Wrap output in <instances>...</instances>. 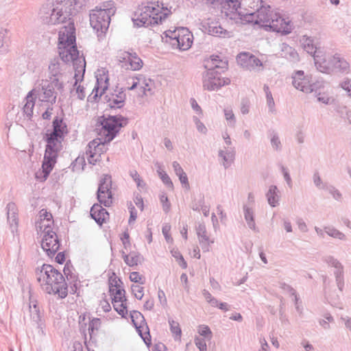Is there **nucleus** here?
<instances>
[{
  "mask_svg": "<svg viewBox=\"0 0 351 351\" xmlns=\"http://www.w3.org/2000/svg\"><path fill=\"white\" fill-rule=\"evenodd\" d=\"M104 102L108 104V107L110 110L121 109L125 104L126 94L125 89L121 88L119 89L117 86L114 92L110 95H106L104 96Z\"/></svg>",
  "mask_w": 351,
  "mask_h": 351,
  "instance_id": "obj_15",
  "label": "nucleus"
},
{
  "mask_svg": "<svg viewBox=\"0 0 351 351\" xmlns=\"http://www.w3.org/2000/svg\"><path fill=\"white\" fill-rule=\"evenodd\" d=\"M302 45L304 49L309 54L314 57L317 53H322L319 48H317L314 44V40L311 37L303 36Z\"/></svg>",
  "mask_w": 351,
  "mask_h": 351,
  "instance_id": "obj_29",
  "label": "nucleus"
},
{
  "mask_svg": "<svg viewBox=\"0 0 351 351\" xmlns=\"http://www.w3.org/2000/svg\"><path fill=\"white\" fill-rule=\"evenodd\" d=\"M29 309L31 319L38 324V327H41L43 325L42 315L38 306L36 304H34L33 306H29Z\"/></svg>",
  "mask_w": 351,
  "mask_h": 351,
  "instance_id": "obj_34",
  "label": "nucleus"
},
{
  "mask_svg": "<svg viewBox=\"0 0 351 351\" xmlns=\"http://www.w3.org/2000/svg\"><path fill=\"white\" fill-rule=\"evenodd\" d=\"M313 58L315 66L319 71L327 74L331 73L330 58L326 60L325 55L322 51V53H317Z\"/></svg>",
  "mask_w": 351,
  "mask_h": 351,
  "instance_id": "obj_25",
  "label": "nucleus"
},
{
  "mask_svg": "<svg viewBox=\"0 0 351 351\" xmlns=\"http://www.w3.org/2000/svg\"><path fill=\"white\" fill-rule=\"evenodd\" d=\"M198 332L201 336L204 337L209 336V339H210L212 337V332L210 328L206 325H200L199 326Z\"/></svg>",
  "mask_w": 351,
  "mask_h": 351,
  "instance_id": "obj_56",
  "label": "nucleus"
},
{
  "mask_svg": "<svg viewBox=\"0 0 351 351\" xmlns=\"http://www.w3.org/2000/svg\"><path fill=\"white\" fill-rule=\"evenodd\" d=\"M128 210L130 212V218L128 220V223H131L132 222L134 221L137 218V211L131 202L128 204Z\"/></svg>",
  "mask_w": 351,
  "mask_h": 351,
  "instance_id": "obj_58",
  "label": "nucleus"
},
{
  "mask_svg": "<svg viewBox=\"0 0 351 351\" xmlns=\"http://www.w3.org/2000/svg\"><path fill=\"white\" fill-rule=\"evenodd\" d=\"M101 205L103 204H94L90 210L91 218L100 226L106 223V219L109 217L108 212Z\"/></svg>",
  "mask_w": 351,
  "mask_h": 351,
  "instance_id": "obj_19",
  "label": "nucleus"
},
{
  "mask_svg": "<svg viewBox=\"0 0 351 351\" xmlns=\"http://www.w3.org/2000/svg\"><path fill=\"white\" fill-rule=\"evenodd\" d=\"M66 64L62 60L60 56L52 59L48 67L50 80L56 78L60 81V77L62 75L63 67Z\"/></svg>",
  "mask_w": 351,
  "mask_h": 351,
  "instance_id": "obj_22",
  "label": "nucleus"
},
{
  "mask_svg": "<svg viewBox=\"0 0 351 351\" xmlns=\"http://www.w3.org/2000/svg\"><path fill=\"white\" fill-rule=\"evenodd\" d=\"M169 324L170 326V330L172 332V334L175 335V339H180L182 335V330L180 327L179 323L173 319H169Z\"/></svg>",
  "mask_w": 351,
  "mask_h": 351,
  "instance_id": "obj_41",
  "label": "nucleus"
},
{
  "mask_svg": "<svg viewBox=\"0 0 351 351\" xmlns=\"http://www.w3.org/2000/svg\"><path fill=\"white\" fill-rule=\"evenodd\" d=\"M108 77H106L103 82V78L97 77L96 84L90 95L88 97V101L90 102L96 101L98 98H101L105 93L108 87Z\"/></svg>",
  "mask_w": 351,
  "mask_h": 351,
  "instance_id": "obj_21",
  "label": "nucleus"
},
{
  "mask_svg": "<svg viewBox=\"0 0 351 351\" xmlns=\"http://www.w3.org/2000/svg\"><path fill=\"white\" fill-rule=\"evenodd\" d=\"M101 324V322L99 318H93L90 320L88 328L90 339H92L95 330L97 331L99 330Z\"/></svg>",
  "mask_w": 351,
  "mask_h": 351,
  "instance_id": "obj_39",
  "label": "nucleus"
},
{
  "mask_svg": "<svg viewBox=\"0 0 351 351\" xmlns=\"http://www.w3.org/2000/svg\"><path fill=\"white\" fill-rule=\"evenodd\" d=\"M143 287L138 285H132L131 286L132 293L134 297L138 300H141L143 297Z\"/></svg>",
  "mask_w": 351,
  "mask_h": 351,
  "instance_id": "obj_52",
  "label": "nucleus"
},
{
  "mask_svg": "<svg viewBox=\"0 0 351 351\" xmlns=\"http://www.w3.org/2000/svg\"><path fill=\"white\" fill-rule=\"evenodd\" d=\"M111 189L112 177L109 174H104L99 180L97 199L99 203L103 204L106 207H110L112 204L113 195Z\"/></svg>",
  "mask_w": 351,
  "mask_h": 351,
  "instance_id": "obj_9",
  "label": "nucleus"
},
{
  "mask_svg": "<svg viewBox=\"0 0 351 351\" xmlns=\"http://www.w3.org/2000/svg\"><path fill=\"white\" fill-rule=\"evenodd\" d=\"M204 196L199 194L197 197L194 198L191 204V208L195 211H199L204 206Z\"/></svg>",
  "mask_w": 351,
  "mask_h": 351,
  "instance_id": "obj_43",
  "label": "nucleus"
},
{
  "mask_svg": "<svg viewBox=\"0 0 351 351\" xmlns=\"http://www.w3.org/2000/svg\"><path fill=\"white\" fill-rule=\"evenodd\" d=\"M160 199L162 204V209L164 212L165 213H168L171 208V204L169 201L168 197L165 194H163L160 196Z\"/></svg>",
  "mask_w": 351,
  "mask_h": 351,
  "instance_id": "obj_57",
  "label": "nucleus"
},
{
  "mask_svg": "<svg viewBox=\"0 0 351 351\" xmlns=\"http://www.w3.org/2000/svg\"><path fill=\"white\" fill-rule=\"evenodd\" d=\"M111 301L114 310L122 317L126 318L128 315V306H124L123 304H119L121 301L120 298L114 296Z\"/></svg>",
  "mask_w": 351,
  "mask_h": 351,
  "instance_id": "obj_35",
  "label": "nucleus"
},
{
  "mask_svg": "<svg viewBox=\"0 0 351 351\" xmlns=\"http://www.w3.org/2000/svg\"><path fill=\"white\" fill-rule=\"evenodd\" d=\"M325 261L331 267H333L336 270L343 269L341 263L332 256H328L325 258Z\"/></svg>",
  "mask_w": 351,
  "mask_h": 351,
  "instance_id": "obj_49",
  "label": "nucleus"
},
{
  "mask_svg": "<svg viewBox=\"0 0 351 351\" xmlns=\"http://www.w3.org/2000/svg\"><path fill=\"white\" fill-rule=\"evenodd\" d=\"M119 60L121 64V67L127 70L138 71L143 65V60L138 56L134 51H120Z\"/></svg>",
  "mask_w": 351,
  "mask_h": 351,
  "instance_id": "obj_13",
  "label": "nucleus"
},
{
  "mask_svg": "<svg viewBox=\"0 0 351 351\" xmlns=\"http://www.w3.org/2000/svg\"><path fill=\"white\" fill-rule=\"evenodd\" d=\"M202 27L209 35L226 38L228 36L229 32L224 29L218 21L204 22Z\"/></svg>",
  "mask_w": 351,
  "mask_h": 351,
  "instance_id": "obj_20",
  "label": "nucleus"
},
{
  "mask_svg": "<svg viewBox=\"0 0 351 351\" xmlns=\"http://www.w3.org/2000/svg\"><path fill=\"white\" fill-rule=\"evenodd\" d=\"M240 19L243 23H253L256 25V14L254 12H247L245 14L239 13Z\"/></svg>",
  "mask_w": 351,
  "mask_h": 351,
  "instance_id": "obj_42",
  "label": "nucleus"
},
{
  "mask_svg": "<svg viewBox=\"0 0 351 351\" xmlns=\"http://www.w3.org/2000/svg\"><path fill=\"white\" fill-rule=\"evenodd\" d=\"M121 254L125 264L131 267L141 264L144 259L139 252L134 251L130 252L128 254L122 251Z\"/></svg>",
  "mask_w": 351,
  "mask_h": 351,
  "instance_id": "obj_28",
  "label": "nucleus"
},
{
  "mask_svg": "<svg viewBox=\"0 0 351 351\" xmlns=\"http://www.w3.org/2000/svg\"><path fill=\"white\" fill-rule=\"evenodd\" d=\"M241 57L244 58L243 60L247 58L248 63L252 66H261L263 65L262 62L258 58L249 53H241L240 58Z\"/></svg>",
  "mask_w": 351,
  "mask_h": 351,
  "instance_id": "obj_38",
  "label": "nucleus"
},
{
  "mask_svg": "<svg viewBox=\"0 0 351 351\" xmlns=\"http://www.w3.org/2000/svg\"><path fill=\"white\" fill-rule=\"evenodd\" d=\"M331 73H348L350 64L340 54L335 53L330 57Z\"/></svg>",
  "mask_w": 351,
  "mask_h": 351,
  "instance_id": "obj_17",
  "label": "nucleus"
},
{
  "mask_svg": "<svg viewBox=\"0 0 351 351\" xmlns=\"http://www.w3.org/2000/svg\"><path fill=\"white\" fill-rule=\"evenodd\" d=\"M119 282L122 284L121 279L117 278L114 273L108 279L109 287H115L116 289H121Z\"/></svg>",
  "mask_w": 351,
  "mask_h": 351,
  "instance_id": "obj_59",
  "label": "nucleus"
},
{
  "mask_svg": "<svg viewBox=\"0 0 351 351\" xmlns=\"http://www.w3.org/2000/svg\"><path fill=\"white\" fill-rule=\"evenodd\" d=\"M130 318L138 334L143 339L144 343L149 346L152 343L149 328L143 315L138 311H131Z\"/></svg>",
  "mask_w": 351,
  "mask_h": 351,
  "instance_id": "obj_10",
  "label": "nucleus"
},
{
  "mask_svg": "<svg viewBox=\"0 0 351 351\" xmlns=\"http://www.w3.org/2000/svg\"><path fill=\"white\" fill-rule=\"evenodd\" d=\"M193 119L197 130L201 133L206 134L207 132V129L204 124L202 122H201L198 118L194 117Z\"/></svg>",
  "mask_w": 351,
  "mask_h": 351,
  "instance_id": "obj_63",
  "label": "nucleus"
},
{
  "mask_svg": "<svg viewBox=\"0 0 351 351\" xmlns=\"http://www.w3.org/2000/svg\"><path fill=\"white\" fill-rule=\"evenodd\" d=\"M103 8L92 10L90 14V24L91 27L101 33H104L108 29L110 23V16L115 12L112 2H106Z\"/></svg>",
  "mask_w": 351,
  "mask_h": 351,
  "instance_id": "obj_6",
  "label": "nucleus"
},
{
  "mask_svg": "<svg viewBox=\"0 0 351 351\" xmlns=\"http://www.w3.org/2000/svg\"><path fill=\"white\" fill-rule=\"evenodd\" d=\"M195 343L199 351H207V346L204 339L196 338L195 339Z\"/></svg>",
  "mask_w": 351,
  "mask_h": 351,
  "instance_id": "obj_61",
  "label": "nucleus"
},
{
  "mask_svg": "<svg viewBox=\"0 0 351 351\" xmlns=\"http://www.w3.org/2000/svg\"><path fill=\"white\" fill-rule=\"evenodd\" d=\"M310 82L308 77L304 76L303 71H298L293 76L292 84L293 86L304 93H307Z\"/></svg>",
  "mask_w": 351,
  "mask_h": 351,
  "instance_id": "obj_24",
  "label": "nucleus"
},
{
  "mask_svg": "<svg viewBox=\"0 0 351 351\" xmlns=\"http://www.w3.org/2000/svg\"><path fill=\"white\" fill-rule=\"evenodd\" d=\"M130 279L132 282L143 285L145 283V278L140 275L138 271H132L130 275Z\"/></svg>",
  "mask_w": 351,
  "mask_h": 351,
  "instance_id": "obj_53",
  "label": "nucleus"
},
{
  "mask_svg": "<svg viewBox=\"0 0 351 351\" xmlns=\"http://www.w3.org/2000/svg\"><path fill=\"white\" fill-rule=\"evenodd\" d=\"M243 212H244V217L246 221V223L248 227L253 230H256V223L254 219V212L252 208H250L247 205L243 206Z\"/></svg>",
  "mask_w": 351,
  "mask_h": 351,
  "instance_id": "obj_32",
  "label": "nucleus"
},
{
  "mask_svg": "<svg viewBox=\"0 0 351 351\" xmlns=\"http://www.w3.org/2000/svg\"><path fill=\"white\" fill-rule=\"evenodd\" d=\"M40 221L39 223V225L38 226H44L45 225L44 223V221L46 220L48 222H50L51 221V223H53V217H52V215L51 213L49 212H47V210L45 209H42L40 211ZM49 223H47V225H48Z\"/></svg>",
  "mask_w": 351,
  "mask_h": 351,
  "instance_id": "obj_48",
  "label": "nucleus"
},
{
  "mask_svg": "<svg viewBox=\"0 0 351 351\" xmlns=\"http://www.w3.org/2000/svg\"><path fill=\"white\" fill-rule=\"evenodd\" d=\"M69 132L64 118L56 116L52 121V129L48 130L43 136L46 145L41 169L35 173L38 181L45 182L49 177L57 162L58 153L62 149V141Z\"/></svg>",
  "mask_w": 351,
  "mask_h": 351,
  "instance_id": "obj_2",
  "label": "nucleus"
},
{
  "mask_svg": "<svg viewBox=\"0 0 351 351\" xmlns=\"http://www.w3.org/2000/svg\"><path fill=\"white\" fill-rule=\"evenodd\" d=\"M130 176L132 177L133 180L136 182L137 187L143 189L145 187V182L141 179L140 175L136 170L130 171Z\"/></svg>",
  "mask_w": 351,
  "mask_h": 351,
  "instance_id": "obj_45",
  "label": "nucleus"
},
{
  "mask_svg": "<svg viewBox=\"0 0 351 351\" xmlns=\"http://www.w3.org/2000/svg\"><path fill=\"white\" fill-rule=\"evenodd\" d=\"M33 90L29 92L26 99L27 101L25 106H23V112L26 114L27 117L30 119L33 115V110L35 105V101L32 97V93Z\"/></svg>",
  "mask_w": 351,
  "mask_h": 351,
  "instance_id": "obj_33",
  "label": "nucleus"
},
{
  "mask_svg": "<svg viewBox=\"0 0 351 351\" xmlns=\"http://www.w3.org/2000/svg\"><path fill=\"white\" fill-rule=\"evenodd\" d=\"M278 189L276 186L271 185L266 193V197L269 204L271 207H276L279 204L280 196Z\"/></svg>",
  "mask_w": 351,
  "mask_h": 351,
  "instance_id": "obj_30",
  "label": "nucleus"
},
{
  "mask_svg": "<svg viewBox=\"0 0 351 351\" xmlns=\"http://www.w3.org/2000/svg\"><path fill=\"white\" fill-rule=\"evenodd\" d=\"M218 156L219 157L223 159L222 165L223 167L226 169H227L230 167L231 164L234 162L235 154L233 149H227L226 151L220 149L219 151Z\"/></svg>",
  "mask_w": 351,
  "mask_h": 351,
  "instance_id": "obj_31",
  "label": "nucleus"
},
{
  "mask_svg": "<svg viewBox=\"0 0 351 351\" xmlns=\"http://www.w3.org/2000/svg\"><path fill=\"white\" fill-rule=\"evenodd\" d=\"M224 115L226 119L228 121L230 126H234L236 123V119L232 110L224 109Z\"/></svg>",
  "mask_w": 351,
  "mask_h": 351,
  "instance_id": "obj_54",
  "label": "nucleus"
},
{
  "mask_svg": "<svg viewBox=\"0 0 351 351\" xmlns=\"http://www.w3.org/2000/svg\"><path fill=\"white\" fill-rule=\"evenodd\" d=\"M109 293L112 300L114 296L119 298V295L125 294V291L124 289H116L115 287H109Z\"/></svg>",
  "mask_w": 351,
  "mask_h": 351,
  "instance_id": "obj_60",
  "label": "nucleus"
},
{
  "mask_svg": "<svg viewBox=\"0 0 351 351\" xmlns=\"http://www.w3.org/2000/svg\"><path fill=\"white\" fill-rule=\"evenodd\" d=\"M324 232L330 237L341 241L346 240V236L343 232L332 226H325Z\"/></svg>",
  "mask_w": 351,
  "mask_h": 351,
  "instance_id": "obj_36",
  "label": "nucleus"
},
{
  "mask_svg": "<svg viewBox=\"0 0 351 351\" xmlns=\"http://www.w3.org/2000/svg\"><path fill=\"white\" fill-rule=\"evenodd\" d=\"M196 232L199 239L200 246L204 252H208L210 247V240L207 235L206 226L203 223H199L196 227ZM213 243V241H211Z\"/></svg>",
  "mask_w": 351,
  "mask_h": 351,
  "instance_id": "obj_26",
  "label": "nucleus"
},
{
  "mask_svg": "<svg viewBox=\"0 0 351 351\" xmlns=\"http://www.w3.org/2000/svg\"><path fill=\"white\" fill-rule=\"evenodd\" d=\"M6 33L7 32L5 29H0V53L8 51V45L5 40Z\"/></svg>",
  "mask_w": 351,
  "mask_h": 351,
  "instance_id": "obj_51",
  "label": "nucleus"
},
{
  "mask_svg": "<svg viewBox=\"0 0 351 351\" xmlns=\"http://www.w3.org/2000/svg\"><path fill=\"white\" fill-rule=\"evenodd\" d=\"M321 188L328 190L329 191V193L332 195V197L336 200H340L341 199V197H342L341 193L335 186H331V185L329 186H327L326 184H322V186Z\"/></svg>",
  "mask_w": 351,
  "mask_h": 351,
  "instance_id": "obj_47",
  "label": "nucleus"
},
{
  "mask_svg": "<svg viewBox=\"0 0 351 351\" xmlns=\"http://www.w3.org/2000/svg\"><path fill=\"white\" fill-rule=\"evenodd\" d=\"M334 274L338 289L342 291L344 287L343 269L336 270Z\"/></svg>",
  "mask_w": 351,
  "mask_h": 351,
  "instance_id": "obj_46",
  "label": "nucleus"
},
{
  "mask_svg": "<svg viewBox=\"0 0 351 351\" xmlns=\"http://www.w3.org/2000/svg\"><path fill=\"white\" fill-rule=\"evenodd\" d=\"M73 269V265L71 264L70 261L66 262L64 269L63 272L64 275L66 276L67 280L71 281H77V276H75L73 272L72 269Z\"/></svg>",
  "mask_w": 351,
  "mask_h": 351,
  "instance_id": "obj_37",
  "label": "nucleus"
},
{
  "mask_svg": "<svg viewBox=\"0 0 351 351\" xmlns=\"http://www.w3.org/2000/svg\"><path fill=\"white\" fill-rule=\"evenodd\" d=\"M129 123L128 118L121 114H104L97 119V126L101 127L99 134L104 136L101 145L110 143L119 133L121 129Z\"/></svg>",
  "mask_w": 351,
  "mask_h": 351,
  "instance_id": "obj_4",
  "label": "nucleus"
},
{
  "mask_svg": "<svg viewBox=\"0 0 351 351\" xmlns=\"http://www.w3.org/2000/svg\"><path fill=\"white\" fill-rule=\"evenodd\" d=\"M204 66L206 69H214V71H219L221 73L228 69V61L221 59L219 56L213 55L206 61Z\"/></svg>",
  "mask_w": 351,
  "mask_h": 351,
  "instance_id": "obj_23",
  "label": "nucleus"
},
{
  "mask_svg": "<svg viewBox=\"0 0 351 351\" xmlns=\"http://www.w3.org/2000/svg\"><path fill=\"white\" fill-rule=\"evenodd\" d=\"M56 88L60 92L63 91V82L56 78L50 80L49 82H46L42 86L43 93L40 98V101L50 102L51 105L55 104L57 97V93L55 91Z\"/></svg>",
  "mask_w": 351,
  "mask_h": 351,
  "instance_id": "obj_14",
  "label": "nucleus"
},
{
  "mask_svg": "<svg viewBox=\"0 0 351 351\" xmlns=\"http://www.w3.org/2000/svg\"><path fill=\"white\" fill-rule=\"evenodd\" d=\"M159 177L162 180V182L169 188H173V182L169 178V176L167 174V173L162 170L160 167H158V169L157 170Z\"/></svg>",
  "mask_w": 351,
  "mask_h": 351,
  "instance_id": "obj_44",
  "label": "nucleus"
},
{
  "mask_svg": "<svg viewBox=\"0 0 351 351\" xmlns=\"http://www.w3.org/2000/svg\"><path fill=\"white\" fill-rule=\"evenodd\" d=\"M37 280L48 294H58L61 299L65 298L69 292L68 285L64 275L51 265L43 264L36 269Z\"/></svg>",
  "mask_w": 351,
  "mask_h": 351,
  "instance_id": "obj_3",
  "label": "nucleus"
},
{
  "mask_svg": "<svg viewBox=\"0 0 351 351\" xmlns=\"http://www.w3.org/2000/svg\"><path fill=\"white\" fill-rule=\"evenodd\" d=\"M324 88V82L323 80H317L314 82H310L309 86H308V91L306 93H311L315 92V93L320 92L322 89Z\"/></svg>",
  "mask_w": 351,
  "mask_h": 351,
  "instance_id": "obj_40",
  "label": "nucleus"
},
{
  "mask_svg": "<svg viewBox=\"0 0 351 351\" xmlns=\"http://www.w3.org/2000/svg\"><path fill=\"white\" fill-rule=\"evenodd\" d=\"M99 142L97 141V139L93 140L89 142L86 150V154L87 160L89 164L96 165V163L101 159V149L99 147L101 145V139H98Z\"/></svg>",
  "mask_w": 351,
  "mask_h": 351,
  "instance_id": "obj_16",
  "label": "nucleus"
},
{
  "mask_svg": "<svg viewBox=\"0 0 351 351\" xmlns=\"http://www.w3.org/2000/svg\"><path fill=\"white\" fill-rule=\"evenodd\" d=\"M178 177L182 186L186 190H189L190 189V185L186 173H184L180 174V176Z\"/></svg>",
  "mask_w": 351,
  "mask_h": 351,
  "instance_id": "obj_62",
  "label": "nucleus"
},
{
  "mask_svg": "<svg viewBox=\"0 0 351 351\" xmlns=\"http://www.w3.org/2000/svg\"><path fill=\"white\" fill-rule=\"evenodd\" d=\"M280 56L291 62H298L300 60L297 51L287 43H282Z\"/></svg>",
  "mask_w": 351,
  "mask_h": 351,
  "instance_id": "obj_27",
  "label": "nucleus"
},
{
  "mask_svg": "<svg viewBox=\"0 0 351 351\" xmlns=\"http://www.w3.org/2000/svg\"><path fill=\"white\" fill-rule=\"evenodd\" d=\"M269 24L265 25L266 31H271L287 35L292 31L291 21H286L279 13L274 12Z\"/></svg>",
  "mask_w": 351,
  "mask_h": 351,
  "instance_id": "obj_12",
  "label": "nucleus"
},
{
  "mask_svg": "<svg viewBox=\"0 0 351 351\" xmlns=\"http://www.w3.org/2000/svg\"><path fill=\"white\" fill-rule=\"evenodd\" d=\"M169 13H164L155 7L154 3L149 2L146 5L139 7L134 13V18L132 19L134 25L138 27H152L161 24Z\"/></svg>",
  "mask_w": 351,
  "mask_h": 351,
  "instance_id": "obj_5",
  "label": "nucleus"
},
{
  "mask_svg": "<svg viewBox=\"0 0 351 351\" xmlns=\"http://www.w3.org/2000/svg\"><path fill=\"white\" fill-rule=\"evenodd\" d=\"M228 77H221V72L214 69H207L203 74V88L210 91L218 90L230 84Z\"/></svg>",
  "mask_w": 351,
  "mask_h": 351,
  "instance_id": "obj_8",
  "label": "nucleus"
},
{
  "mask_svg": "<svg viewBox=\"0 0 351 351\" xmlns=\"http://www.w3.org/2000/svg\"><path fill=\"white\" fill-rule=\"evenodd\" d=\"M280 288L284 290L285 291L289 293L291 295L294 296L295 302H298L299 298L297 295L296 291L291 285L285 282H280Z\"/></svg>",
  "mask_w": 351,
  "mask_h": 351,
  "instance_id": "obj_50",
  "label": "nucleus"
},
{
  "mask_svg": "<svg viewBox=\"0 0 351 351\" xmlns=\"http://www.w3.org/2000/svg\"><path fill=\"white\" fill-rule=\"evenodd\" d=\"M88 0H56L44 4L40 11L42 22L47 25H57L69 21L58 33V50L64 63L73 62L75 82L82 80L86 69L85 59L79 57L76 45L75 27L72 16H75Z\"/></svg>",
  "mask_w": 351,
  "mask_h": 351,
  "instance_id": "obj_1",
  "label": "nucleus"
},
{
  "mask_svg": "<svg viewBox=\"0 0 351 351\" xmlns=\"http://www.w3.org/2000/svg\"><path fill=\"white\" fill-rule=\"evenodd\" d=\"M165 36L173 40V45H177L181 50L189 49L193 43V34L186 28H181L177 33L176 31L167 30L165 32Z\"/></svg>",
  "mask_w": 351,
  "mask_h": 351,
  "instance_id": "obj_11",
  "label": "nucleus"
},
{
  "mask_svg": "<svg viewBox=\"0 0 351 351\" xmlns=\"http://www.w3.org/2000/svg\"><path fill=\"white\" fill-rule=\"evenodd\" d=\"M40 231L43 232V237L41 241V247L45 251L49 257H53L60 248V241L56 233L52 230L50 224L44 226H38Z\"/></svg>",
  "mask_w": 351,
  "mask_h": 351,
  "instance_id": "obj_7",
  "label": "nucleus"
},
{
  "mask_svg": "<svg viewBox=\"0 0 351 351\" xmlns=\"http://www.w3.org/2000/svg\"><path fill=\"white\" fill-rule=\"evenodd\" d=\"M271 146L276 150L280 149L281 143L277 134H274L271 138Z\"/></svg>",
  "mask_w": 351,
  "mask_h": 351,
  "instance_id": "obj_64",
  "label": "nucleus"
},
{
  "mask_svg": "<svg viewBox=\"0 0 351 351\" xmlns=\"http://www.w3.org/2000/svg\"><path fill=\"white\" fill-rule=\"evenodd\" d=\"M263 89L266 94V98H267V102L268 106L270 108H272L274 106L275 104H274V100L272 97V94H271V91L269 90V88L267 85L265 84Z\"/></svg>",
  "mask_w": 351,
  "mask_h": 351,
  "instance_id": "obj_55",
  "label": "nucleus"
},
{
  "mask_svg": "<svg viewBox=\"0 0 351 351\" xmlns=\"http://www.w3.org/2000/svg\"><path fill=\"white\" fill-rule=\"evenodd\" d=\"M8 222L13 234L18 232V208L15 203L9 202L6 206Z\"/></svg>",
  "mask_w": 351,
  "mask_h": 351,
  "instance_id": "obj_18",
  "label": "nucleus"
}]
</instances>
